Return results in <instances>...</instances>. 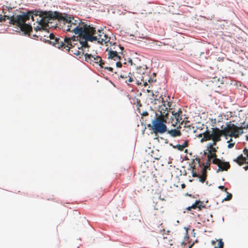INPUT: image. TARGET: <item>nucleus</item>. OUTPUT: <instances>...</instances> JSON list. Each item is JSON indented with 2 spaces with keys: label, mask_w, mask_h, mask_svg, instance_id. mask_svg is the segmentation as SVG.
<instances>
[{
  "label": "nucleus",
  "mask_w": 248,
  "mask_h": 248,
  "mask_svg": "<svg viewBox=\"0 0 248 248\" xmlns=\"http://www.w3.org/2000/svg\"><path fill=\"white\" fill-rule=\"evenodd\" d=\"M7 16L0 14V23L6 21V18L7 19Z\"/></svg>",
  "instance_id": "21"
},
{
  "label": "nucleus",
  "mask_w": 248,
  "mask_h": 248,
  "mask_svg": "<svg viewBox=\"0 0 248 248\" xmlns=\"http://www.w3.org/2000/svg\"><path fill=\"white\" fill-rule=\"evenodd\" d=\"M244 169L245 170H248V164L246 166L244 167Z\"/></svg>",
  "instance_id": "34"
},
{
  "label": "nucleus",
  "mask_w": 248,
  "mask_h": 248,
  "mask_svg": "<svg viewBox=\"0 0 248 248\" xmlns=\"http://www.w3.org/2000/svg\"><path fill=\"white\" fill-rule=\"evenodd\" d=\"M166 119L161 116H156L152 121V124H148V127H151L155 134L163 133L167 131V126L164 124Z\"/></svg>",
  "instance_id": "8"
},
{
  "label": "nucleus",
  "mask_w": 248,
  "mask_h": 248,
  "mask_svg": "<svg viewBox=\"0 0 248 248\" xmlns=\"http://www.w3.org/2000/svg\"><path fill=\"white\" fill-rule=\"evenodd\" d=\"M162 104L158 108V111L160 113L159 116H161L163 118L168 119V112L169 111V109H170V108L166 106L165 102L163 100V98H162Z\"/></svg>",
  "instance_id": "13"
},
{
  "label": "nucleus",
  "mask_w": 248,
  "mask_h": 248,
  "mask_svg": "<svg viewBox=\"0 0 248 248\" xmlns=\"http://www.w3.org/2000/svg\"><path fill=\"white\" fill-rule=\"evenodd\" d=\"M170 231H167V233H163V234H163V238L164 237L171 236V235H170L169 234V233H170Z\"/></svg>",
  "instance_id": "27"
},
{
  "label": "nucleus",
  "mask_w": 248,
  "mask_h": 248,
  "mask_svg": "<svg viewBox=\"0 0 248 248\" xmlns=\"http://www.w3.org/2000/svg\"><path fill=\"white\" fill-rule=\"evenodd\" d=\"M49 38L50 40H47L50 44L55 46L59 48L65 49L72 54L80 56L83 53L82 50L80 49L82 46L80 44V40L78 37L72 36L67 37L64 39L57 38L53 33L49 34Z\"/></svg>",
  "instance_id": "2"
},
{
  "label": "nucleus",
  "mask_w": 248,
  "mask_h": 248,
  "mask_svg": "<svg viewBox=\"0 0 248 248\" xmlns=\"http://www.w3.org/2000/svg\"><path fill=\"white\" fill-rule=\"evenodd\" d=\"M226 126L221 129L218 128H211V130H207L203 134V137L201 140V142L202 143L206 141L212 140L213 142L207 144V148L208 153H215L217 151V149L214 146L217 143L221 140V137L229 136L231 137L238 138L240 135L243 133L242 127H238L231 122L226 123Z\"/></svg>",
  "instance_id": "1"
},
{
  "label": "nucleus",
  "mask_w": 248,
  "mask_h": 248,
  "mask_svg": "<svg viewBox=\"0 0 248 248\" xmlns=\"http://www.w3.org/2000/svg\"><path fill=\"white\" fill-rule=\"evenodd\" d=\"M177 127L176 129H171L170 130H168L167 129V134H169L171 137L175 138L177 137H180L181 136L182 133L180 130H179V128Z\"/></svg>",
  "instance_id": "18"
},
{
  "label": "nucleus",
  "mask_w": 248,
  "mask_h": 248,
  "mask_svg": "<svg viewBox=\"0 0 248 248\" xmlns=\"http://www.w3.org/2000/svg\"><path fill=\"white\" fill-rule=\"evenodd\" d=\"M213 164L217 165L218 167L217 171L218 172L220 171L227 170L230 168V164L228 162L222 161L220 159H213L212 161Z\"/></svg>",
  "instance_id": "11"
},
{
  "label": "nucleus",
  "mask_w": 248,
  "mask_h": 248,
  "mask_svg": "<svg viewBox=\"0 0 248 248\" xmlns=\"http://www.w3.org/2000/svg\"><path fill=\"white\" fill-rule=\"evenodd\" d=\"M34 36H36V37H38V35H33Z\"/></svg>",
  "instance_id": "39"
},
{
  "label": "nucleus",
  "mask_w": 248,
  "mask_h": 248,
  "mask_svg": "<svg viewBox=\"0 0 248 248\" xmlns=\"http://www.w3.org/2000/svg\"><path fill=\"white\" fill-rule=\"evenodd\" d=\"M106 51H108V59L113 60L114 61H120L121 57L118 54L117 51L111 50H108V48L106 49Z\"/></svg>",
  "instance_id": "17"
},
{
  "label": "nucleus",
  "mask_w": 248,
  "mask_h": 248,
  "mask_svg": "<svg viewBox=\"0 0 248 248\" xmlns=\"http://www.w3.org/2000/svg\"><path fill=\"white\" fill-rule=\"evenodd\" d=\"M31 16L32 20L34 21L33 16H31V12L30 11L21 15L8 16L7 19L9 20L10 24L17 26L20 28L21 31L30 35V33L32 31V27L31 25L26 24L25 22L29 20Z\"/></svg>",
  "instance_id": "5"
},
{
  "label": "nucleus",
  "mask_w": 248,
  "mask_h": 248,
  "mask_svg": "<svg viewBox=\"0 0 248 248\" xmlns=\"http://www.w3.org/2000/svg\"><path fill=\"white\" fill-rule=\"evenodd\" d=\"M110 38L104 33L103 30H98L96 32L95 28L91 26L86 40L82 41L80 40V44L82 46L79 49L82 50V55L84 52V49L89 47L88 41H97L98 43L103 44V43L106 44L108 42Z\"/></svg>",
  "instance_id": "4"
},
{
  "label": "nucleus",
  "mask_w": 248,
  "mask_h": 248,
  "mask_svg": "<svg viewBox=\"0 0 248 248\" xmlns=\"http://www.w3.org/2000/svg\"><path fill=\"white\" fill-rule=\"evenodd\" d=\"M64 24V30L74 32L78 34L81 38L86 40L91 26L83 22L78 18L75 19L73 16H66L63 17Z\"/></svg>",
  "instance_id": "3"
},
{
  "label": "nucleus",
  "mask_w": 248,
  "mask_h": 248,
  "mask_svg": "<svg viewBox=\"0 0 248 248\" xmlns=\"http://www.w3.org/2000/svg\"><path fill=\"white\" fill-rule=\"evenodd\" d=\"M159 231L161 232H162V231H163V232H164V231H165V230H164V229H163V230H159Z\"/></svg>",
  "instance_id": "36"
},
{
  "label": "nucleus",
  "mask_w": 248,
  "mask_h": 248,
  "mask_svg": "<svg viewBox=\"0 0 248 248\" xmlns=\"http://www.w3.org/2000/svg\"><path fill=\"white\" fill-rule=\"evenodd\" d=\"M145 69L144 68L140 66L137 67L136 69V71L134 72V78L137 80V84H141L140 81H142L143 82V85L144 86H147V79H145Z\"/></svg>",
  "instance_id": "9"
},
{
  "label": "nucleus",
  "mask_w": 248,
  "mask_h": 248,
  "mask_svg": "<svg viewBox=\"0 0 248 248\" xmlns=\"http://www.w3.org/2000/svg\"><path fill=\"white\" fill-rule=\"evenodd\" d=\"M182 186L183 187H184L185 186V184H183V185H182Z\"/></svg>",
  "instance_id": "37"
},
{
  "label": "nucleus",
  "mask_w": 248,
  "mask_h": 248,
  "mask_svg": "<svg viewBox=\"0 0 248 248\" xmlns=\"http://www.w3.org/2000/svg\"><path fill=\"white\" fill-rule=\"evenodd\" d=\"M196 160L198 161V166L201 169V174H200L198 170H197L196 165H194L192 167V176L194 177H199V181L202 183H204L207 177V169H210L211 160L208 161V159L207 158L205 165H204L203 164L202 165L200 164V159L199 158H196Z\"/></svg>",
  "instance_id": "7"
},
{
  "label": "nucleus",
  "mask_w": 248,
  "mask_h": 248,
  "mask_svg": "<svg viewBox=\"0 0 248 248\" xmlns=\"http://www.w3.org/2000/svg\"><path fill=\"white\" fill-rule=\"evenodd\" d=\"M147 79V82H150L151 81H152V79L151 78H146ZM148 85V84L147 83V85Z\"/></svg>",
  "instance_id": "33"
},
{
  "label": "nucleus",
  "mask_w": 248,
  "mask_h": 248,
  "mask_svg": "<svg viewBox=\"0 0 248 248\" xmlns=\"http://www.w3.org/2000/svg\"><path fill=\"white\" fill-rule=\"evenodd\" d=\"M170 102H168L167 103V105H168V107H169V108H170Z\"/></svg>",
  "instance_id": "35"
},
{
  "label": "nucleus",
  "mask_w": 248,
  "mask_h": 248,
  "mask_svg": "<svg viewBox=\"0 0 248 248\" xmlns=\"http://www.w3.org/2000/svg\"><path fill=\"white\" fill-rule=\"evenodd\" d=\"M188 141L187 140H185V142L182 144L183 146V147L185 148L188 146Z\"/></svg>",
  "instance_id": "25"
},
{
  "label": "nucleus",
  "mask_w": 248,
  "mask_h": 248,
  "mask_svg": "<svg viewBox=\"0 0 248 248\" xmlns=\"http://www.w3.org/2000/svg\"><path fill=\"white\" fill-rule=\"evenodd\" d=\"M133 81H134L133 78H132L131 77H129L127 80H125V82H127L128 81L129 82H132Z\"/></svg>",
  "instance_id": "28"
},
{
  "label": "nucleus",
  "mask_w": 248,
  "mask_h": 248,
  "mask_svg": "<svg viewBox=\"0 0 248 248\" xmlns=\"http://www.w3.org/2000/svg\"><path fill=\"white\" fill-rule=\"evenodd\" d=\"M204 155H206V154H207V153L204 152Z\"/></svg>",
  "instance_id": "38"
},
{
  "label": "nucleus",
  "mask_w": 248,
  "mask_h": 248,
  "mask_svg": "<svg viewBox=\"0 0 248 248\" xmlns=\"http://www.w3.org/2000/svg\"><path fill=\"white\" fill-rule=\"evenodd\" d=\"M105 69H106L107 70H108L109 71H110V72H112L113 71V68L112 67H105Z\"/></svg>",
  "instance_id": "29"
},
{
  "label": "nucleus",
  "mask_w": 248,
  "mask_h": 248,
  "mask_svg": "<svg viewBox=\"0 0 248 248\" xmlns=\"http://www.w3.org/2000/svg\"><path fill=\"white\" fill-rule=\"evenodd\" d=\"M84 54V53L83 54ZM85 61L90 63H95L99 65L101 68L104 67L105 62H103L101 58L99 56H93L88 53L84 54Z\"/></svg>",
  "instance_id": "10"
},
{
  "label": "nucleus",
  "mask_w": 248,
  "mask_h": 248,
  "mask_svg": "<svg viewBox=\"0 0 248 248\" xmlns=\"http://www.w3.org/2000/svg\"><path fill=\"white\" fill-rule=\"evenodd\" d=\"M41 19L38 22V25L34 26V29L36 31H41V32H45L46 33L44 34L45 37H49V32L46 30V27L50 22V20L52 19H60L62 18V16L61 14L57 12H44L42 13L40 16Z\"/></svg>",
  "instance_id": "6"
},
{
  "label": "nucleus",
  "mask_w": 248,
  "mask_h": 248,
  "mask_svg": "<svg viewBox=\"0 0 248 248\" xmlns=\"http://www.w3.org/2000/svg\"><path fill=\"white\" fill-rule=\"evenodd\" d=\"M218 188L221 190H224L226 192H227V188H225L224 186H218Z\"/></svg>",
  "instance_id": "26"
},
{
  "label": "nucleus",
  "mask_w": 248,
  "mask_h": 248,
  "mask_svg": "<svg viewBox=\"0 0 248 248\" xmlns=\"http://www.w3.org/2000/svg\"><path fill=\"white\" fill-rule=\"evenodd\" d=\"M204 133V132H203L202 134H200L199 135H198V138H202H202H203V134Z\"/></svg>",
  "instance_id": "32"
},
{
  "label": "nucleus",
  "mask_w": 248,
  "mask_h": 248,
  "mask_svg": "<svg viewBox=\"0 0 248 248\" xmlns=\"http://www.w3.org/2000/svg\"><path fill=\"white\" fill-rule=\"evenodd\" d=\"M172 115L174 117V118L175 119V121L173 123V122H171L172 124L173 125H175V124H177L178 123H180L182 120L181 115L182 113V111L180 108L179 109L177 112H175L173 111L171 112Z\"/></svg>",
  "instance_id": "15"
},
{
  "label": "nucleus",
  "mask_w": 248,
  "mask_h": 248,
  "mask_svg": "<svg viewBox=\"0 0 248 248\" xmlns=\"http://www.w3.org/2000/svg\"><path fill=\"white\" fill-rule=\"evenodd\" d=\"M211 244L214 248H223L224 247V242L221 239L213 240Z\"/></svg>",
  "instance_id": "19"
},
{
  "label": "nucleus",
  "mask_w": 248,
  "mask_h": 248,
  "mask_svg": "<svg viewBox=\"0 0 248 248\" xmlns=\"http://www.w3.org/2000/svg\"><path fill=\"white\" fill-rule=\"evenodd\" d=\"M117 62L116 63V65L118 67H121L122 66V63L120 62V61H116Z\"/></svg>",
  "instance_id": "24"
},
{
  "label": "nucleus",
  "mask_w": 248,
  "mask_h": 248,
  "mask_svg": "<svg viewBox=\"0 0 248 248\" xmlns=\"http://www.w3.org/2000/svg\"><path fill=\"white\" fill-rule=\"evenodd\" d=\"M142 115L143 116H147V115H148V113L147 112H146V111L142 113Z\"/></svg>",
  "instance_id": "31"
},
{
  "label": "nucleus",
  "mask_w": 248,
  "mask_h": 248,
  "mask_svg": "<svg viewBox=\"0 0 248 248\" xmlns=\"http://www.w3.org/2000/svg\"><path fill=\"white\" fill-rule=\"evenodd\" d=\"M217 155L215 153H208V154H207V158L208 159V161H209V160H211V159H217Z\"/></svg>",
  "instance_id": "20"
},
{
  "label": "nucleus",
  "mask_w": 248,
  "mask_h": 248,
  "mask_svg": "<svg viewBox=\"0 0 248 248\" xmlns=\"http://www.w3.org/2000/svg\"><path fill=\"white\" fill-rule=\"evenodd\" d=\"M247 138L248 139V135L247 136ZM243 153L247 157H244L242 155H239L237 158L234 159V161L236 162L240 166H242L246 163L248 164V149L245 148L243 150Z\"/></svg>",
  "instance_id": "12"
},
{
  "label": "nucleus",
  "mask_w": 248,
  "mask_h": 248,
  "mask_svg": "<svg viewBox=\"0 0 248 248\" xmlns=\"http://www.w3.org/2000/svg\"><path fill=\"white\" fill-rule=\"evenodd\" d=\"M234 143H229L228 145V148H231L234 146Z\"/></svg>",
  "instance_id": "30"
},
{
  "label": "nucleus",
  "mask_w": 248,
  "mask_h": 248,
  "mask_svg": "<svg viewBox=\"0 0 248 248\" xmlns=\"http://www.w3.org/2000/svg\"><path fill=\"white\" fill-rule=\"evenodd\" d=\"M173 147L174 148H176L177 149H178V150H179L180 151H183L184 149V148L183 147V145H180V144H177L176 146H173Z\"/></svg>",
  "instance_id": "22"
},
{
  "label": "nucleus",
  "mask_w": 248,
  "mask_h": 248,
  "mask_svg": "<svg viewBox=\"0 0 248 248\" xmlns=\"http://www.w3.org/2000/svg\"><path fill=\"white\" fill-rule=\"evenodd\" d=\"M162 242L164 247L168 248H171V246L174 243V241L173 240L172 236L164 237L163 238Z\"/></svg>",
  "instance_id": "14"
},
{
  "label": "nucleus",
  "mask_w": 248,
  "mask_h": 248,
  "mask_svg": "<svg viewBox=\"0 0 248 248\" xmlns=\"http://www.w3.org/2000/svg\"><path fill=\"white\" fill-rule=\"evenodd\" d=\"M227 193V196L224 199V200L225 201H229V200H230L232 198V195L231 193H229L228 192Z\"/></svg>",
  "instance_id": "23"
},
{
  "label": "nucleus",
  "mask_w": 248,
  "mask_h": 248,
  "mask_svg": "<svg viewBox=\"0 0 248 248\" xmlns=\"http://www.w3.org/2000/svg\"><path fill=\"white\" fill-rule=\"evenodd\" d=\"M204 207L205 205L203 202L201 201H196L192 205V206L187 207L186 209L188 211H191V209L198 208L199 210H201Z\"/></svg>",
  "instance_id": "16"
}]
</instances>
